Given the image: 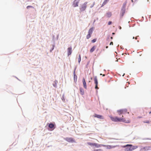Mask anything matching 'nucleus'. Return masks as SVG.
<instances>
[{
    "label": "nucleus",
    "instance_id": "f257e3e1",
    "mask_svg": "<svg viewBox=\"0 0 151 151\" xmlns=\"http://www.w3.org/2000/svg\"><path fill=\"white\" fill-rule=\"evenodd\" d=\"M111 120L114 122H122L125 123H129L130 122L129 120H126V119L123 118V116H122V117L119 118L117 116L115 117L111 116H110Z\"/></svg>",
    "mask_w": 151,
    "mask_h": 151
},
{
    "label": "nucleus",
    "instance_id": "f03ea898",
    "mask_svg": "<svg viewBox=\"0 0 151 151\" xmlns=\"http://www.w3.org/2000/svg\"><path fill=\"white\" fill-rule=\"evenodd\" d=\"M123 147H127L125 149V151H131L137 147V146H132V145H127L125 146H124Z\"/></svg>",
    "mask_w": 151,
    "mask_h": 151
},
{
    "label": "nucleus",
    "instance_id": "7ed1b4c3",
    "mask_svg": "<svg viewBox=\"0 0 151 151\" xmlns=\"http://www.w3.org/2000/svg\"><path fill=\"white\" fill-rule=\"evenodd\" d=\"M87 3H88L87 2H85L81 6L80 8V9L81 12L83 11L86 10L87 7Z\"/></svg>",
    "mask_w": 151,
    "mask_h": 151
},
{
    "label": "nucleus",
    "instance_id": "20e7f679",
    "mask_svg": "<svg viewBox=\"0 0 151 151\" xmlns=\"http://www.w3.org/2000/svg\"><path fill=\"white\" fill-rule=\"evenodd\" d=\"M94 30L93 27L91 28L88 30V34L86 36V38L87 39H89L91 36V35Z\"/></svg>",
    "mask_w": 151,
    "mask_h": 151
},
{
    "label": "nucleus",
    "instance_id": "39448f33",
    "mask_svg": "<svg viewBox=\"0 0 151 151\" xmlns=\"http://www.w3.org/2000/svg\"><path fill=\"white\" fill-rule=\"evenodd\" d=\"M127 110L126 109H122L118 110L117 111L118 115H120L122 114H125L127 112Z\"/></svg>",
    "mask_w": 151,
    "mask_h": 151
},
{
    "label": "nucleus",
    "instance_id": "423d86ee",
    "mask_svg": "<svg viewBox=\"0 0 151 151\" xmlns=\"http://www.w3.org/2000/svg\"><path fill=\"white\" fill-rule=\"evenodd\" d=\"M125 6L124 5L122 7L121 11V16L122 17L124 14L125 12Z\"/></svg>",
    "mask_w": 151,
    "mask_h": 151
},
{
    "label": "nucleus",
    "instance_id": "0eeeda50",
    "mask_svg": "<svg viewBox=\"0 0 151 151\" xmlns=\"http://www.w3.org/2000/svg\"><path fill=\"white\" fill-rule=\"evenodd\" d=\"M80 0H75L73 2V6L74 7L78 6V4Z\"/></svg>",
    "mask_w": 151,
    "mask_h": 151
},
{
    "label": "nucleus",
    "instance_id": "6e6552de",
    "mask_svg": "<svg viewBox=\"0 0 151 151\" xmlns=\"http://www.w3.org/2000/svg\"><path fill=\"white\" fill-rule=\"evenodd\" d=\"M94 80L95 83L96 85V86H95V88L96 89H99V88L98 87V82L97 77L96 76L94 77Z\"/></svg>",
    "mask_w": 151,
    "mask_h": 151
},
{
    "label": "nucleus",
    "instance_id": "1a4fd4ad",
    "mask_svg": "<svg viewBox=\"0 0 151 151\" xmlns=\"http://www.w3.org/2000/svg\"><path fill=\"white\" fill-rule=\"evenodd\" d=\"M149 146H146L141 148L140 149V151H146L150 150Z\"/></svg>",
    "mask_w": 151,
    "mask_h": 151
},
{
    "label": "nucleus",
    "instance_id": "9d476101",
    "mask_svg": "<svg viewBox=\"0 0 151 151\" xmlns=\"http://www.w3.org/2000/svg\"><path fill=\"white\" fill-rule=\"evenodd\" d=\"M93 116L94 117H96L98 118L101 119H104V117L101 115H99L97 114H94Z\"/></svg>",
    "mask_w": 151,
    "mask_h": 151
},
{
    "label": "nucleus",
    "instance_id": "9b49d317",
    "mask_svg": "<svg viewBox=\"0 0 151 151\" xmlns=\"http://www.w3.org/2000/svg\"><path fill=\"white\" fill-rule=\"evenodd\" d=\"M66 140L67 141L70 142H75L74 140L72 138H66Z\"/></svg>",
    "mask_w": 151,
    "mask_h": 151
},
{
    "label": "nucleus",
    "instance_id": "f8f14e48",
    "mask_svg": "<svg viewBox=\"0 0 151 151\" xmlns=\"http://www.w3.org/2000/svg\"><path fill=\"white\" fill-rule=\"evenodd\" d=\"M68 56H69L71 54L72 52V50L71 47H69L68 48Z\"/></svg>",
    "mask_w": 151,
    "mask_h": 151
},
{
    "label": "nucleus",
    "instance_id": "ddd939ff",
    "mask_svg": "<svg viewBox=\"0 0 151 151\" xmlns=\"http://www.w3.org/2000/svg\"><path fill=\"white\" fill-rule=\"evenodd\" d=\"M102 146L106 147L107 149H110L114 147V146L109 145H102Z\"/></svg>",
    "mask_w": 151,
    "mask_h": 151
},
{
    "label": "nucleus",
    "instance_id": "4468645a",
    "mask_svg": "<svg viewBox=\"0 0 151 151\" xmlns=\"http://www.w3.org/2000/svg\"><path fill=\"white\" fill-rule=\"evenodd\" d=\"M55 125L53 123H50L48 125V127L52 129L53 130L55 129Z\"/></svg>",
    "mask_w": 151,
    "mask_h": 151
},
{
    "label": "nucleus",
    "instance_id": "2eb2a0df",
    "mask_svg": "<svg viewBox=\"0 0 151 151\" xmlns=\"http://www.w3.org/2000/svg\"><path fill=\"white\" fill-rule=\"evenodd\" d=\"M82 82L83 83V86L85 88H87V86L86 85V82L84 78H83L82 79Z\"/></svg>",
    "mask_w": 151,
    "mask_h": 151
},
{
    "label": "nucleus",
    "instance_id": "dca6fc26",
    "mask_svg": "<svg viewBox=\"0 0 151 151\" xmlns=\"http://www.w3.org/2000/svg\"><path fill=\"white\" fill-rule=\"evenodd\" d=\"M96 46L94 45L92 47L90 50V52L91 53L93 52L96 49Z\"/></svg>",
    "mask_w": 151,
    "mask_h": 151
},
{
    "label": "nucleus",
    "instance_id": "f3484780",
    "mask_svg": "<svg viewBox=\"0 0 151 151\" xmlns=\"http://www.w3.org/2000/svg\"><path fill=\"white\" fill-rule=\"evenodd\" d=\"M102 145H103L102 144H99L96 143H94V146H95L96 147H99L102 146Z\"/></svg>",
    "mask_w": 151,
    "mask_h": 151
},
{
    "label": "nucleus",
    "instance_id": "a211bd4d",
    "mask_svg": "<svg viewBox=\"0 0 151 151\" xmlns=\"http://www.w3.org/2000/svg\"><path fill=\"white\" fill-rule=\"evenodd\" d=\"M80 93L81 94L83 95L84 94V91L83 89L82 88H80Z\"/></svg>",
    "mask_w": 151,
    "mask_h": 151
},
{
    "label": "nucleus",
    "instance_id": "6ab92c4d",
    "mask_svg": "<svg viewBox=\"0 0 151 151\" xmlns=\"http://www.w3.org/2000/svg\"><path fill=\"white\" fill-rule=\"evenodd\" d=\"M106 16L108 17H110L111 16V12H108L106 13Z\"/></svg>",
    "mask_w": 151,
    "mask_h": 151
},
{
    "label": "nucleus",
    "instance_id": "aec40b11",
    "mask_svg": "<svg viewBox=\"0 0 151 151\" xmlns=\"http://www.w3.org/2000/svg\"><path fill=\"white\" fill-rule=\"evenodd\" d=\"M87 144L91 146H94V143L88 142L87 143Z\"/></svg>",
    "mask_w": 151,
    "mask_h": 151
},
{
    "label": "nucleus",
    "instance_id": "412c9836",
    "mask_svg": "<svg viewBox=\"0 0 151 151\" xmlns=\"http://www.w3.org/2000/svg\"><path fill=\"white\" fill-rule=\"evenodd\" d=\"M74 81H76V82L77 79V76L76 75L74 76Z\"/></svg>",
    "mask_w": 151,
    "mask_h": 151
},
{
    "label": "nucleus",
    "instance_id": "4be33fe9",
    "mask_svg": "<svg viewBox=\"0 0 151 151\" xmlns=\"http://www.w3.org/2000/svg\"><path fill=\"white\" fill-rule=\"evenodd\" d=\"M94 151H103L101 149L94 150Z\"/></svg>",
    "mask_w": 151,
    "mask_h": 151
},
{
    "label": "nucleus",
    "instance_id": "5701e85b",
    "mask_svg": "<svg viewBox=\"0 0 151 151\" xmlns=\"http://www.w3.org/2000/svg\"><path fill=\"white\" fill-rule=\"evenodd\" d=\"M81 57L80 55H79V58L78 59V62H79V63L81 61Z\"/></svg>",
    "mask_w": 151,
    "mask_h": 151
},
{
    "label": "nucleus",
    "instance_id": "b1692460",
    "mask_svg": "<svg viewBox=\"0 0 151 151\" xmlns=\"http://www.w3.org/2000/svg\"><path fill=\"white\" fill-rule=\"evenodd\" d=\"M94 4H95V2H93V4L91 5L90 8H92V7H93V6Z\"/></svg>",
    "mask_w": 151,
    "mask_h": 151
},
{
    "label": "nucleus",
    "instance_id": "393cba45",
    "mask_svg": "<svg viewBox=\"0 0 151 151\" xmlns=\"http://www.w3.org/2000/svg\"><path fill=\"white\" fill-rule=\"evenodd\" d=\"M96 41V39H95L92 40L91 42L92 43H94Z\"/></svg>",
    "mask_w": 151,
    "mask_h": 151
},
{
    "label": "nucleus",
    "instance_id": "a878e982",
    "mask_svg": "<svg viewBox=\"0 0 151 151\" xmlns=\"http://www.w3.org/2000/svg\"><path fill=\"white\" fill-rule=\"evenodd\" d=\"M109 0H104L103 3L105 4H106Z\"/></svg>",
    "mask_w": 151,
    "mask_h": 151
},
{
    "label": "nucleus",
    "instance_id": "bb28decb",
    "mask_svg": "<svg viewBox=\"0 0 151 151\" xmlns=\"http://www.w3.org/2000/svg\"><path fill=\"white\" fill-rule=\"evenodd\" d=\"M33 7H32V6H28L27 7V8L28 9H29V8H33Z\"/></svg>",
    "mask_w": 151,
    "mask_h": 151
},
{
    "label": "nucleus",
    "instance_id": "cd10ccee",
    "mask_svg": "<svg viewBox=\"0 0 151 151\" xmlns=\"http://www.w3.org/2000/svg\"><path fill=\"white\" fill-rule=\"evenodd\" d=\"M111 23H112V22H111V21H109V22H108V25H109L111 24Z\"/></svg>",
    "mask_w": 151,
    "mask_h": 151
},
{
    "label": "nucleus",
    "instance_id": "c85d7f7f",
    "mask_svg": "<svg viewBox=\"0 0 151 151\" xmlns=\"http://www.w3.org/2000/svg\"><path fill=\"white\" fill-rule=\"evenodd\" d=\"M75 70H76V69H75L74 70V72H73V75H74V76L76 75V72H75Z\"/></svg>",
    "mask_w": 151,
    "mask_h": 151
},
{
    "label": "nucleus",
    "instance_id": "c756f323",
    "mask_svg": "<svg viewBox=\"0 0 151 151\" xmlns=\"http://www.w3.org/2000/svg\"><path fill=\"white\" fill-rule=\"evenodd\" d=\"M106 4H105L104 3H103L102 4L101 6V7H103V6H104V5H105Z\"/></svg>",
    "mask_w": 151,
    "mask_h": 151
},
{
    "label": "nucleus",
    "instance_id": "7c9ffc66",
    "mask_svg": "<svg viewBox=\"0 0 151 151\" xmlns=\"http://www.w3.org/2000/svg\"><path fill=\"white\" fill-rule=\"evenodd\" d=\"M113 42H111L110 43V45H113Z\"/></svg>",
    "mask_w": 151,
    "mask_h": 151
},
{
    "label": "nucleus",
    "instance_id": "2f4dec72",
    "mask_svg": "<svg viewBox=\"0 0 151 151\" xmlns=\"http://www.w3.org/2000/svg\"><path fill=\"white\" fill-rule=\"evenodd\" d=\"M144 122L145 123H149V122L148 121H147L146 122Z\"/></svg>",
    "mask_w": 151,
    "mask_h": 151
},
{
    "label": "nucleus",
    "instance_id": "473e14b6",
    "mask_svg": "<svg viewBox=\"0 0 151 151\" xmlns=\"http://www.w3.org/2000/svg\"><path fill=\"white\" fill-rule=\"evenodd\" d=\"M137 36L135 37V39L136 40H137Z\"/></svg>",
    "mask_w": 151,
    "mask_h": 151
},
{
    "label": "nucleus",
    "instance_id": "72a5a7b5",
    "mask_svg": "<svg viewBox=\"0 0 151 151\" xmlns=\"http://www.w3.org/2000/svg\"><path fill=\"white\" fill-rule=\"evenodd\" d=\"M119 29H121V28H121V27L120 26V27H119Z\"/></svg>",
    "mask_w": 151,
    "mask_h": 151
},
{
    "label": "nucleus",
    "instance_id": "f704fd0d",
    "mask_svg": "<svg viewBox=\"0 0 151 151\" xmlns=\"http://www.w3.org/2000/svg\"><path fill=\"white\" fill-rule=\"evenodd\" d=\"M108 46H107L106 47V48H108Z\"/></svg>",
    "mask_w": 151,
    "mask_h": 151
},
{
    "label": "nucleus",
    "instance_id": "c9c22d12",
    "mask_svg": "<svg viewBox=\"0 0 151 151\" xmlns=\"http://www.w3.org/2000/svg\"><path fill=\"white\" fill-rule=\"evenodd\" d=\"M105 76V74H103V76Z\"/></svg>",
    "mask_w": 151,
    "mask_h": 151
},
{
    "label": "nucleus",
    "instance_id": "e433bc0d",
    "mask_svg": "<svg viewBox=\"0 0 151 151\" xmlns=\"http://www.w3.org/2000/svg\"><path fill=\"white\" fill-rule=\"evenodd\" d=\"M111 39H113V37H111Z\"/></svg>",
    "mask_w": 151,
    "mask_h": 151
},
{
    "label": "nucleus",
    "instance_id": "4c0bfd02",
    "mask_svg": "<svg viewBox=\"0 0 151 151\" xmlns=\"http://www.w3.org/2000/svg\"><path fill=\"white\" fill-rule=\"evenodd\" d=\"M149 114H151V111L149 112Z\"/></svg>",
    "mask_w": 151,
    "mask_h": 151
},
{
    "label": "nucleus",
    "instance_id": "58836bf2",
    "mask_svg": "<svg viewBox=\"0 0 151 151\" xmlns=\"http://www.w3.org/2000/svg\"><path fill=\"white\" fill-rule=\"evenodd\" d=\"M100 75H102V74H101H101H100Z\"/></svg>",
    "mask_w": 151,
    "mask_h": 151
},
{
    "label": "nucleus",
    "instance_id": "ea45409f",
    "mask_svg": "<svg viewBox=\"0 0 151 151\" xmlns=\"http://www.w3.org/2000/svg\"><path fill=\"white\" fill-rule=\"evenodd\" d=\"M112 34H113V35H114V33H112Z\"/></svg>",
    "mask_w": 151,
    "mask_h": 151
},
{
    "label": "nucleus",
    "instance_id": "a19ab883",
    "mask_svg": "<svg viewBox=\"0 0 151 151\" xmlns=\"http://www.w3.org/2000/svg\"><path fill=\"white\" fill-rule=\"evenodd\" d=\"M134 37H133V39H134Z\"/></svg>",
    "mask_w": 151,
    "mask_h": 151
},
{
    "label": "nucleus",
    "instance_id": "79ce46f5",
    "mask_svg": "<svg viewBox=\"0 0 151 151\" xmlns=\"http://www.w3.org/2000/svg\"><path fill=\"white\" fill-rule=\"evenodd\" d=\"M128 83L129 84V82H128Z\"/></svg>",
    "mask_w": 151,
    "mask_h": 151
},
{
    "label": "nucleus",
    "instance_id": "37998d69",
    "mask_svg": "<svg viewBox=\"0 0 151 151\" xmlns=\"http://www.w3.org/2000/svg\"><path fill=\"white\" fill-rule=\"evenodd\" d=\"M92 78H91V80H92Z\"/></svg>",
    "mask_w": 151,
    "mask_h": 151
},
{
    "label": "nucleus",
    "instance_id": "c03bdc74",
    "mask_svg": "<svg viewBox=\"0 0 151 151\" xmlns=\"http://www.w3.org/2000/svg\"><path fill=\"white\" fill-rule=\"evenodd\" d=\"M127 113H128V114H129V112H128Z\"/></svg>",
    "mask_w": 151,
    "mask_h": 151
},
{
    "label": "nucleus",
    "instance_id": "a18cd8bd",
    "mask_svg": "<svg viewBox=\"0 0 151 151\" xmlns=\"http://www.w3.org/2000/svg\"><path fill=\"white\" fill-rule=\"evenodd\" d=\"M133 0H132V1Z\"/></svg>",
    "mask_w": 151,
    "mask_h": 151
}]
</instances>
